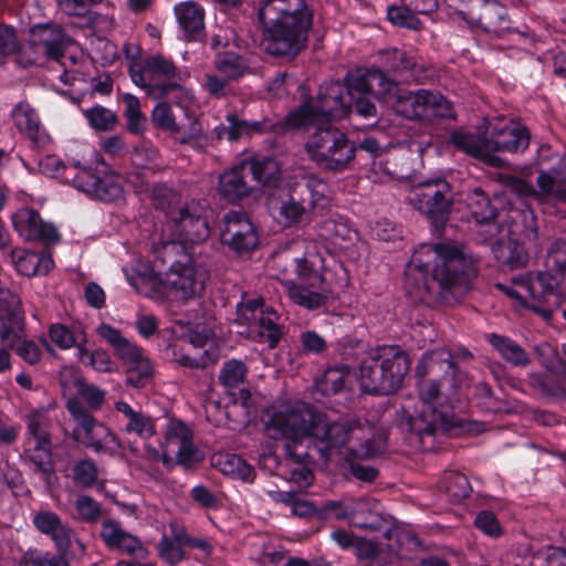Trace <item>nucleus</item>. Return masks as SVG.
Masks as SVG:
<instances>
[{
	"mask_svg": "<svg viewBox=\"0 0 566 566\" xmlns=\"http://www.w3.org/2000/svg\"><path fill=\"white\" fill-rule=\"evenodd\" d=\"M128 74L132 82L136 86L145 90L148 95H153L158 98L167 97L171 92L179 91L182 88L181 84L177 82L158 83L151 81V76L148 75L145 69V61L143 62V64H130L128 67Z\"/></svg>",
	"mask_w": 566,
	"mask_h": 566,
	"instance_id": "obj_40",
	"label": "nucleus"
},
{
	"mask_svg": "<svg viewBox=\"0 0 566 566\" xmlns=\"http://www.w3.org/2000/svg\"><path fill=\"white\" fill-rule=\"evenodd\" d=\"M377 62L378 66L374 65L368 69L380 71L385 76L392 73L418 82L426 72L424 66L417 63L416 56L411 52L399 48L379 51Z\"/></svg>",
	"mask_w": 566,
	"mask_h": 566,
	"instance_id": "obj_25",
	"label": "nucleus"
},
{
	"mask_svg": "<svg viewBox=\"0 0 566 566\" xmlns=\"http://www.w3.org/2000/svg\"><path fill=\"white\" fill-rule=\"evenodd\" d=\"M349 92L346 83L338 81L321 85L316 97L303 95L297 107L287 113V122L296 130H307L312 126L334 125L347 118Z\"/></svg>",
	"mask_w": 566,
	"mask_h": 566,
	"instance_id": "obj_9",
	"label": "nucleus"
},
{
	"mask_svg": "<svg viewBox=\"0 0 566 566\" xmlns=\"http://www.w3.org/2000/svg\"><path fill=\"white\" fill-rule=\"evenodd\" d=\"M488 138L491 154L520 155L530 147L531 132L521 122L510 120L493 125L488 133Z\"/></svg>",
	"mask_w": 566,
	"mask_h": 566,
	"instance_id": "obj_24",
	"label": "nucleus"
},
{
	"mask_svg": "<svg viewBox=\"0 0 566 566\" xmlns=\"http://www.w3.org/2000/svg\"><path fill=\"white\" fill-rule=\"evenodd\" d=\"M358 502H344V501H325L319 504L318 520L319 521H343L353 520L357 513Z\"/></svg>",
	"mask_w": 566,
	"mask_h": 566,
	"instance_id": "obj_52",
	"label": "nucleus"
},
{
	"mask_svg": "<svg viewBox=\"0 0 566 566\" xmlns=\"http://www.w3.org/2000/svg\"><path fill=\"white\" fill-rule=\"evenodd\" d=\"M450 144L457 150H461L490 167L500 168L503 165V160L496 154H491L488 134L479 136L472 133L454 130L450 135Z\"/></svg>",
	"mask_w": 566,
	"mask_h": 566,
	"instance_id": "obj_30",
	"label": "nucleus"
},
{
	"mask_svg": "<svg viewBox=\"0 0 566 566\" xmlns=\"http://www.w3.org/2000/svg\"><path fill=\"white\" fill-rule=\"evenodd\" d=\"M248 374V366L240 359H229L223 363L220 374L219 382L226 389L237 388L245 381Z\"/></svg>",
	"mask_w": 566,
	"mask_h": 566,
	"instance_id": "obj_53",
	"label": "nucleus"
},
{
	"mask_svg": "<svg viewBox=\"0 0 566 566\" xmlns=\"http://www.w3.org/2000/svg\"><path fill=\"white\" fill-rule=\"evenodd\" d=\"M411 360L399 346H377L366 353L359 363V385L363 392L371 396H389L398 392Z\"/></svg>",
	"mask_w": 566,
	"mask_h": 566,
	"instance_id": "obj_5",
	"label": "nucleus"
},
{
	"mask_svg": "<svg viewBox=\"0 0 566 566\" xmlns=\"http://www.w3.org/2000/svg\"><path fill=\"white\" fill-rule=\"evenodd\" d=\"M297 277L311 289H321L324 275L307 258H295L293 260Z\"/></svg>",
	"mask_w": 566,
	"mask_h": 566,
	"instance_id": "obj_62",
	"label": "nucleus"
},
{
	"mask_svg": "<svg viewBox=\"0 0 566 566\" xmlns=\"http://www.w3.org/2000/svg\"><path fill=\"white\" fill-rule=\"evenodd\" d=\"M244 129H247V137L272 135L274 137H282L290 132L296 130L287 122V114L282 119H274L271 117H263L260 120L244 119Z\"/></svg>",
	"mask_w": 566,
	"mask_h": 566,
	"instance_id": "obj_43",
	"label": "nucleus"
},
{
	"mask_svg": "<svg viewBox=\"0 0 566 566\" xmlns=\"http://www.w3.org/2000/svg\"><path fill=\"white\" fill-rule=\"evenodd\" d=\"M420 402L412 413L401 421L403 431L410 432L420 446L426 438L447 432L461 427L460 419L449 401H442L441 381L438 379H421L417 381Z\"/></svg>",
	"mask_w": 566,
	"mask_h": 566,
	"instance_id": "obj_4",
	"label": "nucleus"
},
{
	"mask_svg": "<svg viewBox=\"0 0 566 566\" xmlns=\"http://www.w3.org/2000/svg\"><path fill=\"white\" fill-rule=\"evenodd\" d=\"M536 556L539 552H534L530 542H521L501 556L499 566H533Z\"/></svg>",
	"mask_w": 566,
	"mask_h": 566,
	"instance_id": "obj_54",
	"label": "nucleus"
},
{
	"mask_svg": "<svg viewBox=\"0 0 566 566\" xmlns=\"http://www.w3.org/2000/svg\"><path fill=\"white\" fill-rule=\"evenodd\" d=\"M143 283H154L174 291L182 300L193 298L205 289L203 280L198 275L192 260L175 261L168 271L161 273L146 269L139 273Z\"/></svg>",
	"mask_w": 566,
	"mask_h": 566,
	"instance_id": "obj_18",
	"label": "nucleus"
},
{
	"mask_svg": "<svg viewBox=\"0 0 566 566\" xmlns=\"http://www.w3.org/2000/svg\"><path fill=\"white\" fill-rule=\"evenodd\" d=\"M298 407L315 440V447L323 458H328L331 450L344 447L354 438V434L361 432V427L356 422L327 421L326 415L310 403L303 402Z\"/></svg>",
	"mask_w": 566,
	"mask_h": 566,
	"instance_id": "obj_15",
	"label": "nucleus"
},
{
	"mask_svg": "<svg viewBox=\"0 0 566 566\" xmlns=\"http://www.w3.org/2000/svg\"><path fill=\"white\" fill-rule=\"evenodd\" d=\"M432 263L411 260L405 270L403 289L415 300L428 297L449 301L470 291L478 276L471 254L462 247L440 242L434 245Z\"/></svg>",
	"mask_w": 566,
	"mask_h": 566,
	"instance_id": "obj_1",
	"label": "nucleus"
},
{
	"mask_svg": "<svg viewBox=\"0 0 566 566\" xmlns=\"http://www.w3.org/2000/svg\"><path fill=\"white\" fill-rule=\"evenodd\" d=\"M81 331H83L81 327L71 329L64 324L54 323L50 325L48 334L51 342L60 349L75 347L77 350L82 337Z\"/></svg>",
	"mask_w": 566,
	"mask_h": 566,
	"instance_id": "obj_55",
	"label": "nucleus"
},
{
	"mask_svg": "<svg viewBox=\"0 0 566 566\" xmlns=\"http://www.w3.org/2000/svg\"><path fill=\"white\" fill-rule=\"evenodd\" d=\"M153 205L157 210H160L165 216L171 220L175 212L181 210L179 195L166 184H155L151 188Z\"/></svg>",
	"mask_w": 566,
	"mask_h": 566,
	"instance_id": "obj_48",
	"label": "nucleus"
},
{
	"mask_svg": "<svg viewBox=\"0 0 566 566\" xmlns=\"http://www.w3.org/2000/svg\"><path fill=\"white\" fill-rule=\"evenodd\" d=\"M486 340L507 364L514 367H526L530 364L526 350L511 337L491 333L486 335Z\"/></svg>",
	"mask_w": 566,
	"mask_h": 566,
	"instance_id": "obj_39",
	"label": "nucleus"
},
{
	"mask_svg": "<svg viewBox=\"0 0 566 566\" xmlns=\"http://www.w3.org/2000/svg\"><path fill=\"white\" fill-rule=\"evenodd\" d=\"M327 185L316 176L289 181L266 198L268 209L284 227L300 224L323 199Z\"/></svg>",
	"mask_w": 566,
	"mask_h": 566,
	"instance_id": "obj_8",
	"label": "nucleus"
},
{
	"mask_svg": "<svg viewBox=\"0 0 566 566\" xmlns=\"http://www.w3.org/2000/svg\"><path fill=\"white\" fill-rule=\"evenodd\" d=\"M27 459L34 464L36 472H40L45 480H49L55 473L52 443L45 446L43 450L33 447Z\"/></svg>",
	"mask_w": 566,
	"mask_h": 566,
	"instance_id": "obj_60",
	"label": "nucleus"
},
{
	"mask_svg": "<svg viewBox=\"0 0 566 566\" xmlns=\"http://www.w3.org/2000/svg\"><path fill=\"white\" fill-rule=\"evenodd\" d=\"M315 130L305 144L308 157L329 171L352 167L353 142L335 125L314 126Z\"/></svg>",
	"mask_w": 566,
	"mask_h": 566,
	"instance_id": "obj_11",
	"label": "nucleus"
},
{
	"mask_svg": "<svg viewBox=\"0 0 566 566\" xmlns=\"http://www.w3.org/2000/svg\"><path fill=\"white\" fill-rule=\"evenodd\" d=\"M67 35L62 25L49 22L30 29V43L50 61H60L65 55Z\"/></svg>",
	"mask_w": 566,
	"mask_h": 566,
	"instance_id": "obj_27",
	"label": "nucleus"
},
{
	"mask_svg": "<svg viewBox=\"0 0 566 566\" xmlns=\"http://www.w3.org/2000/svg\"><path fill=\"white\" fill-rule=\"evenodd\" d=\"M67 411L82 429L83 443L96 453L116 455L123 448L118 437L103 422L98 421L80 400L71 398L66 403Z\"/></svg>",
	"mask_w": 566,
	"mask_h": 566,
	"instance_id": "obj_19",
	"label": "nucleus"
},
{
	"mask_svg": "<svg viewBox=\"0 0 566 566\" xmlns=\"http://www.w3.org/2000/svg\"><path fill=\"white\" fill-rule=\"evenodd\" d=\"M72 472L74 483L84 489L92 488L98 478L97 465L91 459H82L77 461L73 465Z\"/></svg>",
	"mask_w": 566,
	"mask_h": 566,
	"instance_id": "obj_64",
	"label": "nucleus"
},
{
	"mask_svg": "<svg viewBox=\"0 0 566 566\" xmlns=\"http://www.w3.org/2000/svg\"><path fill=\"white\" fill-rule=\"evenodd\" d=\"M170 222L172 223V231L182 243H201L210 235L208 220L188 206H184L181 210L175 212Z\"/></svg>",
	"mask_w": 566,
	"mask_h": 566,
	"instance_id": "obj_28",
	"label": "nucleus"
},
{
	"mask_svg": "<svg viewBox=\"0 0 566 566\" xmlns=\"http://www.w3.org/2000/svg\"><path fill=\"white\" fill-rule=\"evenodd\" d=\"M97 335L114 350L126 368V385L133 388H144L154 375L148 357L142 347L132 343L122 332L107 323H101L96 328Z\"/></svg>",
	"mask_w": 566,
	"mask_h": 566,
	"instance_id": "obj_13",
	"label": "nucleus"
},
{
	"mask_svg": "<svg viewBox=\"0 0 566 566\" xmlns=\"http://www.w3.org/2000/svg\"><path fill=\"white\" fill-rule=\"evenodd\" d=\"M244 163L249 175L262 187L266 197L273 190H277L289 182L284 179L281 167L273 157L253 158Z\"/></svg>",
	"mask_w": 566,
	"mask_h": 566,
	"instance_id": "obj_31",
	"label": "nucleus"
},
{
	"mask_svg": "<svg viewBox=\"0 0 566 566\" xmlns=\"http://www.w3.org/2000/svg\"><path fill=\"white\" fill-rule=\"evenodd\" d=\"M81 336L76 353L77 360L85 366H90L95 371L112 373L114 363L109 354L103 348L90 350L86 347L87 338L84 331H81Z\"/></svg>",
	"mask_w": 566,
	"mask_h": 566,
	"instance_id": "obj_42",
	"label": "nucleus"
},
{
	"mask_svg": "<svg viewBox=\"0 0 566 566\" xmlns=\"http://www.w3.org/2000/svg\"><path fill=\"white\" fill-rule=\"evenodd\" d=\"M467 206L476 224L489 226L496 222L499 208L482 188L475 187L468 193Z\"/></svg>",
	"mask_w": 566,
	"mask_h": 566,
	"instance_id": "obj_38",
	"label": "nucleus"
},
{
	"mask_svg": "<svg viewBox=\"0 0 566 566\" xmlns=\"http://www.w3.org/2000/svg\"><path fill=\"white\" fill-rule=\"evenodd\" d=\"M493 252L496 260L511 270L526 266L530 259L524 243L511 238L494 245Z\"/></svg>",
	"mask_w": 566,
	"mask_h": 566,
	"instance_id": "obj_41",
	"label": "nucleus"
},
{
	"mask_svg": "<svg viewBox=\"0 0 566 566\" xmlns=\"http://www.w3.org/2000/svg\"><path fill=\"white\" fill-rule=\"evenodd\" d=\"M289 295L295 304L310 311L317 310L324 306L327 302V297L324 294L297 284H293L290 287Z\"/></svg>",
	"mask_w": 566,
	"mask_h": 566,
	"instance_id": "obj_57",
	"label": "nucleus"
},
{
	"mask_svg": "<svg viewBox=\"0 0 566 566\" xmlns=\"http://www.w3.org/2000/svg\"><path fill=\"white\" fill-rule=\"evenodd\" d=\"M249 171L244 161L226 169L218 178L217 193L220 200L239 205L258 191L248 182Z\"/></svg>",
	"mask_w": 566,
	"mask_h": 566,
	"instance_id": "obj_26",
	"label": "nucleus"
},
{
	"mask_svg": "<svg viewBox=\"0 0 566 566\" xmlns=\"http://www.w3.org/2000/svg\"><path fill=\"white\" fill-rule=\"evenodd\" d=\"M23 321L22 314L15 308L0 310V342L29 365H35L41 360L42 350L34 340L21 337Z\"/></svg>",
	"mask_w": 566,
	"mask_h": 566,
	"instance_id": "obj_22",
	"label": "nucleus"
},
{
	"mask_svg": "<svg viewBox=\"0 0 566 566\" xmlns=\"http://www.w3.org/2000/svg\"><path fill=\"white\" fill-rule=\"evenodd\" d=\"M156 549L160 559L171 566L187 558L184 544H179L172 534L170 536L164 534L157 543Z\"/></svg>",
	"mask_w": 566,
	"mask_h": 566,
	"instance_id": "obj_56",
	"label": "nucleus"
},
{
	"mask_svg": "<svg viewBox=\"0 0 566 566\" xmlns=\"http://www.w3.org/2000/svg\"><path fill=\"white\" fill-rule=\"evenodd\" d=\"M165 438L169 443L174 440L180 443L176 455L178 465L188 470L202 461L199 449L193 444L192 434L184 421L171 422Z\"/></svg>",
	"mask_w": 566,
	"mask_h": 566,
	"instance_id": "obj_32",
	"label": "nucleus"
},
{
	"mask_svg": "<svg viewBox=\"0 0 566 566\" xmlns=\"http://www.w3.org/2000/svg\"><path fill=\"white\" fill-rule=\"evenodd\" d=\"M455 190L443 176H432L421 180L411 191L410 202L426 216L433 232L442 234L454 203Z\"/></svg>",
	"mask_w": 566,
	"mask_h": 566,
	"instance_id": "obj_10",
	"label": "nucleus"
},
{
	"mask_svg": "<svg viewBox=\"0 0 566 566\" xmlns=\"http://www.w3.org/2000/svg\"><path fill=\"white\" fill-rule=\"evenodd\" d=\"M258 17L270 55L292 61L307 48L314 23L307 0H263Z\"/></svg>",
	"mask_w": 566,
	"mask_h": 566,
	"instance_id": "obj_2",
	"label": "nucleus"
},
{
	"mask_svg": "<svg viewBox=\"0 0 566 566\" xmlns=\"http://www.w3.org/2000/svg\"><path fill=\"white\" fill-rule=\"evenodd\" d=\"M74 167L78 169L74 176V186L80 191L105 203L115 202L124 197L120 177L103 158L96 160L94 167H82L80 161H76Z\"/></svg>",
	"mask_w": 566,
	"mask_h": 566,
	"instance_id": "obj_17",
	"label": "nucleus"
},
{
	"mask_svg": "<svg viewBox=\"0 0 566 566\" xmlns=\"http://www.w3.org/2000/svg\"><path fill=\"white\" fill-rule=\"evenodd\" d=\"M356 443L348 448V458L369 460L385 453L387 449V436L371 428L367 432L361 428V432L354 434Z\"/></svg>",
	"mask_w": 566,
	"mask_h": 566,
	"instance_id": "obj_34",
	"label": "nucleus"
},
{
	"mask_svg": "<svg viewBox=\"0 0 566 566\" xmlns=\"http://www.w3.org/2000/svg\"><path fill=\"white\" fill-rule=\"evenodd\" d=\"M566 279V240L554 242L548 249L544 270L528 273L524 287L532 304L526 305L545 322H551L555 308L562 304L560 285Z\"/></svg>",
	"mask_w": 566,
	"mask_h": 566,
	"instance_id": "obj_7",
	"label": "nucleus"
},
{
	"mask_svg": "<svg viewBox=\"0 0 566 566\" xmlns=\"http://www.w3.org/2000/svg\"><path fill=\"white\" fill-rule=\"evenodd\" d=\"M459 17L467 23L496 36L517 32L507 10L497 0H468L467 9L459 10Z\"/></svg>",
	"mask_w": 566,
	"mask_h": 566,
	"instance_id": "obj_21",
	"label": "nucleus"
},
{
	"mask_svg": "<svg viewBox=\"0 0 566 566\" xmlns=\"http://www.w3.org/2000/svg\"><path fill=\"white\" fill-rule=\"evenodd\" d=\"M220 242L237 256H250L260 245L258 227L245 212L231 210L222 219Z\"/></svg>",
	"mask_w": 566,
	"mask_h": 566,
	"instance_id": "obj_20",
	"label": "nucleus"
},
{
	"mask_svg": "<svg viewBox=\"0 0 566 566\" xmlns=\"http://www.w3.org/2000/svg\"><path fill=\"white\" fill-rule=\"evenodd\" d=\"M124 104L123 115L126 119V128L133 135H143L147 128V118L140 109V102L137 96L125 93L122 96Z\"/></svg>",
	"mask_w": 566,
	"mask_h": 566,
	"instance_id": "obj_47",
	"label": "nucleus"
},
{
	"mask_svg": "<svg viewBox=\"0 0 566 566\" xmlns=\"http://www.w3.org/2000/svg\"><path fill=\"white\" fill-rule=\"evenodd\" d=\"M441 488L452 503H460L472 493L468 476L458 471L446 472L441 480Z\"/></svg>",
	"mask_w": 566,
	"mask_h": 566,
	"instance_id": "obj_50",
	"label": "nucleus"
},
{
	"mask_svg": "<svg viewBox=\"0 0 566 566\" xmlns=\"http://www.w3.org/2000/svg\"><path fill=\"white\" fill-rule=\"evenodd\" d=\"M262 422L270 439L285 440L283 451L286 460L300 465L292 470L293 479L307 482L312 472L305 465L311 459L310 443L315 444V440L298 405L290 410L265 409Z\"/></svg>",
	"mask_w": 566,
	"mask_h": 566,
	"instance_id": "obj_3",
	"label": "nucleus"
},
{
	"mask_svg": "<svg viewBox=\"0 0 566 566\" xmlns=\"http://www.w3.org/2000/svg\"><path fill=\"white\" fill-rule=\"evenodd\" d=\"M214 66L228 80H238L247 70L242 55L234 51L218 52L214 57Z\"/></svg>",
	"mask_w": 566,
	"mask_h": 566,
	"instance_id": "obj_51",
	"label": "nucleus"
},
{
	"mask_svg": "<svg viewBox=\"0 0 566 566\" xmlns=\"http://www.w3.org/2000/svg\"><path fill=\"white\" fill-rule=\"evenodd\" d=\"M11 118L17 129L30 139L33 147L43 148L50 143V136L38 112L27 101L19 102L11 109Z\"/></svg>",
	"mask_w": 566,
	"mask_h": 566,
	"instance_id": "obj_29",
	"label": "nucleus"
},
{
	"mask_svg": "<svg viewBox=\"0 0 566 566\" xmlns=\"http://www.w3.org/2000/svg\"><path fill=\"white\" fill-rule=\"evenodd\" d=\"M45 247L42 252L13 251L17 271L24 276L46 275L54 268L52 252Z\"/></svg>",
	"mask_w": 566,
	"mask_h": 566,
	"instance_id": "obj_35",
	"label": "nucleus"
},
{
	"mask_svg": "<svg viewBox=\"0 0 566 566\" xmlns=\"http://www.w3.org/2000/svg\"><path fill=\"white\" fill-rule=\"evenodd\" d=\"M377 73L381 72L374 69H356L346 73L344 82L349 92L347 118L359 117L377 123L380 114L375 101L387 106V99L380 94L385 86L373 80Z\"/></svg>",
	"mask_w": 566,
	"mask_h": 566,
	"instance_id": "obj_14",
	"label": "nucleus"
},
{
	"mask_svg": "<svg viewBox=\"0 0 566 566\" xmlns=\"http://www.w3.org/2000/svg\"><path fill=\"white\" fill-rule=\"evenodd\" d=\"M235 315L234 324L247 327V338L268 344L270 349L279 346L284 335V327L279 323L281 316L262 297L239 302Z\"/></svg>",
	"mask_w": 566,
	"mask_h": 566,
	"instance_id": "obj_12",
	"label": "nucleus"
},
{
	"mask_svg": "<svg viewBox=\"0 0 566 566\" xmlns=\"http://www.w3.org/2000/svg\"><path fill=\"white\" fill-rule=\"evenodd\" d=\"M101 538L109 549H118L128 555H134L142 547L138 537L124 531L114 520L103 522Z\"/></svg>",
	"mask_w": 566,
	"mask_h": 566,
	"instance_id": "obj_37",
	"label": "nucleus"
},
{
	"mask_svg": "<svg viewBox=\"0 0 566 566\" xmlns=\"http://www.w3.org/2000/svg\"><path fill=\"white\" fill-rule=\"evenodd\" d=\"M169 530L170 534L175 536L179 544H184V547L200 551L206 556H210L212 554L213 546L208 539L191 536L184 526L177 523H170Z\"/></svg>",
	"mask_w": 566,
	"mask_h": 566,
	"instance_id": "obj_61",
	"label": "nucleus"
},
{
	"mask_svg": "<svg viewBox=\"0 0 566 566\" xmlns=\"http://www.w3.org/2000/svg\"><path fill=\"white\" fill-rule=\"evenodd\" d=\"M536 186L533 196L539 200H552L566 205V155L542 146L536 160Z\"/></svg>",
	"mask_w": 566,
	"mask_h": 566,
	"instance_id": "obj_16",
	"label": "nucleus"
},
{
	"mask_svg": "<svg viewBox=\"0 0 566 566\" xmlns=\"http://www.w3.org/2000/svg\"><path fill=\"white\" fill-rule=\"evenodd\" d=\"M150 117L156 128L168 132L174 137H177L180 133V126L177 124L174 112L168 103H157Z\"/></svg>",
	"mask_w": 566,
	"mask_h": 566,
	"instance_id": "obj_58",
	"label": "nucleus"
},
{
	"mask_svg": "<svg viewBox=\"0 0 566 566\" xmlns=\"http://www.w3.org/2000/svg\"><path fill=\"white\" fill-rule=\"evenodd\" d=\"M217 467L224 475L237 478L244 482H252L255 476L253 467L235 453L220 455L217 460Z\"/></svg>",
	"mask_w": 566,
	"mask_h": 566,
	"instance_id": "obj_46",
	"label": "nucleus"
},
{
	"mask_svg": "<svg viewBox=\"0 0 566 566\" xmlns=\"http://www.w3.org/2000/svg\"><path fill=\"white\" fill-rule=\"evenodd\" d=\"M352 153V165L356 163L359 166H368L384 155L385 147L380 145L377 138L365 136L357 142H353Z\"/></svg>",
	"mask_w": 566,
	"mask_h": 566,
	"instance_id": "obj_49",
	"label": "nucleus"
},
{
	"mask_svg": "<svg viewBox=\"0 0 566 566\" xmlns=\"http://www.w3.org/2000/svg\"><path fill=\"white\" fill-rule=\"evenodd\" d=\"M11 221L14 231L24 241L41 242L44 247L55 245L61 241V234L56 227L51 222L43 221L34 209H19L13 213Z\"/></svg>",
	"mask_w": 566,
	"mask_h": 566,
	"instance_id": "obj_23",
	"label": "nucleus"
},
{
	"mask_svg": "<svg viewBox=\"0 0 566 566\" xmlns=\"http://www.w3.org/2000/svg\"><path fill=\"white\" fill-rule=\"evenodd\" d=\"M77 395L87 405V410L92 413L102 409L106 391L93 384H87L84 380L76 381Z\"/></svg>",
	"mask_w": 566,
	"mask_h": 566,
	"instance_id": "obj_63",
	"label": "nucleus"
},
{
	"mask_svg": "<svg viewBox=\"0 0 566 566\" xmlns=\"http://www.w3.org/2000/svg\"><path fill=\"white\" fill-rule=\"evenodd\" d=\"M84 115L91 127L98 132L112 130L118 122L116 114L102 105L86 109Z\"/></svg>",
	"mask_w": 566,
	"mask_h": 566,
	"instance_id": "obj_59",
	"label": "nucleus"
},
{
	"mask_svg": "<svg viewBox=\"0 0 566 566\" xmlns=\"http://www.w3.org/2000/svg\"><path fill=\"white\" fill-rule=\"evenodd\" d=\"M175 14L188 41H195L203 33L205 10L199 3L195 1L177 3Z\"/></svg>",
	"mask_w": 566,
	"mask_h": 566,
	"instance_id": "obj_36",
	"label": "nucleus"
},
{
	"mask_svg": "<svg viewBox=\"0 0 566 566\" xmlns=\"http://www.w3.org/2000/svg\"><path fill=\"white\" fill-rule=\"evenodd\" d=\"M349 378L347 365L328 367L324 374L316 379L315 388L323 396L337 395L346 388Z\"/></svg>",
	"mask_w": 566,
	"mask_h": 566,
	"instance_id": "obj_44",
	"label": "nucleus"
},
{
	"mask_svg": "<svg viewBox=\"0 0 566 566\" xmlns=\"http://www.w3.org/2000/svg\"><path fill=\"white\" fill-rule=\"evenodd\" d=\"M373 80L385 86L380 94L387 99V107L402 118L426 122L455 118L452 103L439 92L424 88L405 90L395 78L382 73H377Z\"/></svg>",
	"mask_w": 566,
	"mask_h": 566,
	"instance_id": "obj_6",
	"label": "nucleus"
},
{
	"mask_svg": "<svg viewBox=\"0 0 566 566\" xmlns=\"http://www.w3.org/2000/svg\"><path fill=\"white\" fill-rule=\"evenodd\" d=\"M32 522L41 534L51 538L55 548L66 546V543H72V527L63 523L60 515L55 512L39 511L34 514Z\"/></svg>",
	"mask_w": 566,
	"mask_h": 566,
	"instance_id": "obj_33",
	"label": "nucleus"
},
{
	"mask_svg": "<svg viewBox=\"0 0 566 566\" xmlns=\"http://www.w3.org/2000/svg\"><path fill=\"white\" fill-rule=\"evenodd\" d=\"M145 69L154 82H157V78H164L163 83L177 82L181 84L184 81V76L175 63L159 54L148 55L145 59Z\"/></svg>",
	"mask_w": 566,
	"mask_h": 566,
	"instance_id": "obj_45",
	"label": "nucleus"
}]
</instances>
